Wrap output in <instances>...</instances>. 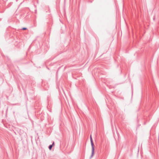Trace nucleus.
I'll use <instances>...</instances> for the list:
<instances>
[{"label": "nucleus", "instance_id": "3", "mask_svg": "<svg viewBox=\"0 0 159 159\" xmlns=\"http://www.w3.org/2000/svg\"><path fill=\"white\" fill-rule=\"evenodd\" d=\"M21 30H27V28L25 27H23L21 29Z\"/></svg>", "mask_w": 159, "mask_h": 159}, {"label": "nucleus", "instance_id": "5", "mask_svg": "<svg viewBox=\"0 0 159 159\" xmlns=\"http://www.w3.org/2000/svg\"><path fill=\"white\" fill-rule=\"evenodd\" d=\"M52 145V147L54 145V142H53L52 144L50 145Z\"/></svg>", "mask_w": 159, "mask_h": 159}, {"label": "nucleus", "instance_id": "1", "mask_svg": "<svg viewBox=\"0 0 159 159\" xmlns=\"http://www.w3.org/2000/svg\"><path fill=\"white\" fill-rule=\"evenodd\" d=\"M90 140L91 142V145L92 147V154L91 155L90 157V158H91L93 157L94 154V145L93 143V140L92 137L91 135L90 136Z\"/></svg>", "mask_w": 159, "mask_h": 159}, {"label": "nucleus", "instance_id": "4", "mask_svg": "<svg viewBox=\"0 0 159 159\" xmlns=\"http://www.w3.org/2000/svg\"><path fill=\"white\" fill-rule=\"evenodd\" d=\"M52 145V147L54 145V142H53L52 144L50 145Z\"/></svg>", "mask_w": 159, "mask_h": 159}, {"label": "nucleus", "instance_id": "2", "mask_svg": "<svg viewBox=\"0 0 159 159\" xmlns=\"http://www.w3.org/2000/svg\"><path fill=\"white\" fill-rule=\"evenodd\" d=\"M52 147L50 145L49 146L48 148L50 150H51L52 148Z\"/></svg>", "mask_w": 159, "mask_h": 159}]
</instances>
